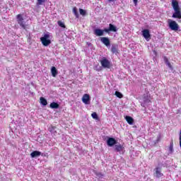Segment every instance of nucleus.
Here are the masks:
<instances>
[{"label":"nucleus","instance_id":"obj_1","mask_svg":"<svg viewBox=\"0 0 181 181\" xmlns=\"http://www.w3.org/2000/svg\"><path fill=\"white\" fill-rule=\"evenodd\" d=\"M172 6L175 11L173 13L172 18L175 19H181V9L179 6V2L176 0H172Z\"/></svg>","mask_w":181,"mask_h":181},{"label":"nucleus","instance_id":"obj_2","mask_svg":"<svg viewBox=\"0 0 181 181\" xmlns=\"http://www.w3.org/2000/svg\"><path fill=\"white\" fill-rule=\"evenodd\" d=\"M16 20H17L18 25H20L21 28H22L23 29L26 30V26H28V25L25 24L26 23L25 22L23 16H22V14H18L16 16Z\"/></svg>","mask_w":181,"mask_h":181},{"label":"nucleus","instance_id":"obj_3","mask_svg":"<svg viewBox=\"0 0 181 181\" xmlns=\"http://www.w3.org/2000/svg\"><path fill=\"white\" fill-rule=\"evenodd\" d=\"M40 42L42 43L43 46H49V45L52 43V40H50V35L45 34L42 37H40Z\"/></svg>","mask_w":181,"mask_h":181},{"label":"nucleus","instance_id":"obj_4","mask_svg":"<svg viewBox=\"0 0 181 181\" xmlns=\"http://www.w3.org/2000/svg\"><path fill=\"white\" fill-rule=\"evenodd\" d=\"M168 23L171 30H174L175 32H177V30H179V24H177L176 21L171 19H168Z\"/></svg>","mask_w":181,"mask_h":181},{"label":"nucleus","instance_id":"obj_5","mask_svg":"<svg viewBox=\"0 0 181 181\" xmlns=\"http://www.w3.org/2000/svg\"><path fill=\"white\" fill-rule=\"evenodd\" d=\"M100 64L104 69H110L111 67V62L107 58H103L100 60Z\"/></svg>","mask_w":181,"mask_h":181},{"label":"nucleus","instance_id":"obj_6","mask_svg":"<svg viewBox=\"0 0 181 181\" xmlns=\"http://www.w3.org/2000/svg\"><path fill=\"white\" fill-rule=\"evenodd\" d=\"M154 176L156 177H162V176H163V173H162V168L160 167H156L155 169H154Z\"/></svg>","mask_w":181,"mask_h":181},{"label":"nucleus","instance_id":"obj_7","mask_svg":"<svg viewBox=\"0 0 181 181\" xmlns=\"http://www.w3.org/2000/svg\"><path fill=\"white\" fill-rule=\"evenodd\" d=\"M117 26L112 23L109 24V28H105V32L106 33H110V32H117Z\"/></svg>","mask_w":181,"mask_h":181},{"label":"nucleus","instance_id":"obj_8","mask_svg":"<svg viewBox=\"0 0 181 181\" xmlns=\"http://www.w3.org/2000/svg\"><path fill=\"white\" fill-rule=\"evenodd\" d=\"M100 41L102 42V43H103V45H105V46H107V47H108V46H110L111 45L110 38H108L107 37H100Z\"/></svg>","mask_w":181,"mask_h":181},{"label":"nucleus","instance_id":"obj_9","mask_svg":"<svg viewBox=\"0 0 181 181\" xmlns=\"http://www.w3.org/2000/svg\"><path fill=\"white\" fill-rule=\"evenodd\" d=\"M143 100L145 103H151V100L152 98H151V94H149V91H147L144 95H143Z\"/></svg>","mask_w":181,"mask_h":181},{"label":"nucleus","instance_id":"obj_10","mask_svg":"<svg viewBox=\"0 0 181 181\" xmlns=\"http://www.w3.org/2000/svg\"><path fill=\"white\" fill-rule=\"evenodd\" d=\"M104 32H105V28L104 30L97 28L94 30V35L95 36H104Z\"/></svg>","mask_w":181,"mask_h":181},{"label":"nucleus","instance_id":"obj_11","mask_svg":"<svg viewBox=\"0 0 181 181\" xmlns=\"http://www.w3.org/2000/svg\"><path fill=\"white\" fill-rule=\"evenodd\" d=\"M107 144L108 146H114L117 144V140L112 137H110L107 141Z\"/></svg>","mask_w":181,"mask_h":181},{"label":"nucleus","instance_id":"obj_12","mask_svg":"<svg viewBox=\"0 0 181 181\" xmlns=\"http://www.w3.org/2000/svg\"><path fill=\"white\" fill-rule=\"evenodd\" d=\"M82 101L84 104H90V95L84 94L82 97Z\"/></svg>","mask_w":181,"mask_h":181},{"label":"nucleus","instance_id":"obj_13","mask_svg":"<svg viewBox=\"0 0 181 181\" xmlns=\"http://www.w3.org/2000/svg\"><path fill=\"white\" fill-rule=\"evenodd\" d=\"M143 36L146 38V40L148 39H151V33H149V30L145 29L142 30Z\"/></svg>","mask_w":181,"mask_h":181},{"label":"nucleus","instance_id":"obj_14","mask_svg":"<svg viewBox=\"0 0 181 181\" xmlns=\"http://www.w3.org/2000/svg\"><path fill=\"white\" fill-rule=\"evenodd\" d=\"M40 155L42 156H43V153H42V152L40 151H34L30 153V156L31 158H38V156H40Z\"/></svg>","mask_w":181,"mask_h":181},{"label":"nucleus","instance_id":"obj_15","mask_svg":"<svg viewBox=\"0 0 181 181\" xmlns=\"http://www.w3.org/2000/svg\"><path fill=\"white\" fill-rule=\"evenodd\" d=\"M111 52L112 53H113V54H118V53H119L118 52V45L117 44L112 45L111 47Z\"/></svg>","mask_w":181,"mask_h":181},{"label":"nucleus","instance_id":"obj_16","mask_svg":"<svg viewBox=\"0 0 181 181\" xmlns=\"http://www.w3.org/2000/svg\"><path fill=\"white\" fill-rule=\"evenodd\" d=\"M163 59H164V62H165V64L168 65L169 69L173 70V66H172V64H170V62H169V59H168V57H164Z\"/></svg>","mask_w":181,"mask_h":181},{"label":"nucleus","instance_id":"obj_17","mask_svg":"<svg viewBox=\"0 0 181 181\" xmlns=\"http://www.w3.org/2000/svg\"><path fill=\"white\" fill-rule=\"evenodd\" d=\"M125 119L129 125L134 124V118L131 117V116H126Z\"/></svg>","mask_w":181,"mask_h":181},{"label":"nucleus","instance_id":"obj_18","mask_svg":"<svg viewBox=\"0 0 181 181\" xmlns=\"http://www.w3.org/2000/svg\"><path fill=\"white\" fill-rule=\"evenodd\" d=\"M51 73H52V77H56V76H57L59 72L57 71V69H56L54 66H52L51 69Z\"/></svg>","mask_w":181,"mask_h":181},{"label":"nucleus","instance_id":"obj_19","mask_svg":"<svg viewBox=\"0 0 181 181\" xmlns=\"http://www.w3.org/2000/svg\"><path fill=\"white\" fill-rule=\"evenodd\" d=\"M49 107L50 108H52V109H57L60 106L59 105V103L53 102L50 103Z\"/></svg>","mask_w":181,"mask_h":181},{"label":"nucleus","instance_id":"obj_20","mask_svg":"<svg viewBox=\"0 0 181 181\" xmlns=\"http://www.w3.org/2000/svg\"><path fill=\"white\" fill-rule=\"evenodd\" d=\"M56 127L51 125L49 128H48V131H49V132L51 134H56Z\"/></svg>","mask_w":181,"mask_h":181},{"label":"nucleus","instance_id":"obj_21","mask_svg":"<svg viewBox=\"0 0 181 181\" xmlns=\"http://www.w3.org/2000/svg\"><path fill=\"white\" fill-rule=\"evenodd\" d=\"M40 104H42V105H47V100L45 98L41 97L40 98Z\"/></svg>","mask_w":181,"mask_h":181},{"label":"nucleus","instance_id":"obj_22","mask_svg":"<svg viewBox=\"0 0 181 181\" xmlns=\"http://www.w3.org/2000/svg\"><path fill=\"white\" fill-rule=\"evenodd\" d=\"M115 150L116 152H121L122 151V146L121 144L115 145Z\"/></svg>","mask_w":181,"mask_h":181},{"label":"nucleus","instance_id":"obj_23","mask_svg":"<svg viewBox=\"0 0 181 181\" xmlns=\"http://www.w3.org/2000/svg\"><path fill=\"white\" fill-rule=\"evenodd\" d=\"M73 13H74V15L76 16V18H79L80 16L78 15V12L77 11L76 7L73 8Z\"/></svg>","mask_w":181,"mask_h":181},{"label":"nucleus","instance_id":"obj_24","mask_svg":"<svg viewBox=\"0 0 181 181\" xmlns=\"http://www.w3.org/2000/svg\"><path fill=\"white\" fill-rule=\"evenodd\" d=\"M79 13L82 16H86V15L87 14V12L86 11V10H84L83 8H79Z\"/></svg>","mask_w":181,"mask_h":181},{"label":"nucleus","instance_id":"obj_25","mask_svg":"<svg viewBox=\"0 0 181 181\" xmlns=\"http://www.w3.org/2000/svg\"><path fill=\"white\" fill-rule=\"evenodd\" d=\"M115 95H116V97H117V98H122V97H124L122 93H121V92H119V91H115Z\"/></svg>","mask_w":181,"mask_h":181},{"label":"nucleus","instance_id":"obj_26","mask_svg":"<svg viewBox=\"0 0 181 181\" xmlns=\"http://www.w3.org/2000/svg\"><path fill=\"white\" fill-rule=\"evenodd\" d=\"M57 24L60 26V28L65 29L66 25H64V23H63L62 21H58Z\"/></svg>","mask_w":181,"mask_h":181},{"label":"nucleus","instance_id":"obj_27","mask_svg":"<svg viewBox=\"0 0 181 181\" xmlns=\"http://www.w3.org/2000/svg\"><path fill=\"white\" fill-rule=\"evenodd\" d=\"M169 151L170 153H173V141H172L170 144Z\"/></svg>","mask_w":181,"mask_h":181},{"label":"nucleus","instance_id":"obj_28","mask_svg":"<svg viewBox=\"0 0 181 181\" xmlns=\"http://www.w3.org/2000/svg\"><path fill=\"white\" fill-rule=\"evenodd\" d=\"M160 139H162V135L159 134L157 136V139L156 140V141L154 142L155 144H159V142H160Z\"/></svg>","mask_w":181,"mask_h":181},{"label":"nucleus","instance_id":"obj_29","mask_svg":"<svg viewBox=\"0 0 181 181\" xmlns=\"http://www.w3.org/2000/svg\"><path fill=\"white\" fill-rule=\"evenodd\" d=\"M91 117L93 119H98V115H97V112L92 113Z\"/></svg>","mask_w":181,"mask_h":181},{"label":"nucleus","instance_id":"obj_30","mask_svg":"<svg viewBox=\"0 0 181 181\" xmlns=\"http://www.w3.org/2000/svg\"><path fill=\"white\" fill-rule=\"evenodd\" d=\"M46 2V0H37V5H43Z\"/></svg>","mask_w":181,"mask_h":181},{"label":"nucleus","instance_id":"obj_31","mask_svg":"<svg viewBox=\"0 0 181 181\" xmlns=\"http://www.w3.org/2000/svg\"><path fill=\"white\" fill-rule=\"evenodd\" d=\"M96 176H98V177H103V176H104V175L101 173H97Z\"/></svg>","mask_w":181,"mask_h":181},{"label":"nucleus","instance_id":"obj_32","mask_svg":"<svg viewBox=\"0 0 181 181\" xmlns=\"http://www.w3.org/2000/svg\"><path fill=\"white\" fill-rule=\"evenodd\" d=\"M134 4H138V0H133Z\"/></svg>","mask_w":181,"mask_h":181},{"label":"nucleus","instance_id":"obj_33","mask_svg":"<svg viewBox=\"0 0 181 181\" xmlns=\"http://www.w3.org/2000/svg\"><path fill=\"white\" fill-rule=\"evenodd\" d=\"M180 139H181V130L180 132Z\"/></svg>","mask_w":181,"mask_h":181},{"label":"nucleus","instance_id":"obj_34","mask_svg":"<svg viewBox=\"0 0 181 181\" xmlns=\"http://www.w3.org/2000/svg\"><path fill=\"white\" fill-rule=\"evenodd\" d=\"M111 1H112V0H109L110 2H111Z\"/></svg>","mask_w":181,"mask_h":181}]
</instances>
